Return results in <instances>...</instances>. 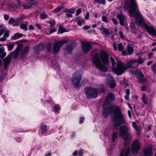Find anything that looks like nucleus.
I'll return each instance as SVG.
<instances>
[{
	"label": "nucleus",
	"mask_w": 156,
	"mask_h": 156,
	"mask_svg": "<svg viewBox=\"0 0 156 156\" xmlns=\"http://www.w3.org/2000/svg\"><path fill=\"white\" fill-rule=\"evenodd\" d=\"M125 4L124 6L125 10H128L129 15L134 17L138 25L144 27L149 33L156 35V30L151 26H149L145 23L144 19L139 10L137 3L135 0H124Z\"/></svg>",
	"instance_id": "obj_1"
},
{
	"label": "nucleus",
	"mask_w": 156,
	"mask_h": 156,
	"mask_svg": "<svg viewBox=\"0 0 156 156\" xmlns=\"http://www.w3.org/2000/svg\"><path fill=\"white\" fill-rule=\"evenodd\" d=\"M112 122L113 123V128L115 129H117L121 125L125 124L126 122V115L117 107L115 108L114 110Z\"/></svg>",
	"instance_id": "obj_2"
},
{
	"label": "nucleus",
	"mask_w": 156,
	"mask_h": 156,
	"mask_svg": "<svg viewBox=\"0 0 156 156\" xmlns=\"http://www.w3.org/2000/svg\"><path fill=\"white\" fill-rule=\"evenodd\" d=\"M135 61V59L128 61L127 65L120 61H117V66L113 68V70L117 75H121L128 68H136L138 66Z\"/></svg>",
	"instance_id": "obj_3"
},
{
	"label": "nucleus",
	"mask_w": 156,
	"mask_h": 156,
	"mask_svg": "<svg viewBox=\"0 0 156 156\" xmlns=\"http://www.w3.org/2000/svg\"><path fill=\"white\" fill-rule=\"evenodd\" d=\"M105 90L104 86L102 85L98 88L92 87H86L84 88V93L88 98H95L97 97L98 93H103Z\"/></svg>",
	"instance_id": "obj_4"
},
{
	"label": "nucleus",
	"mask_w": 156,
	"mask_h": 156,
	"mask_svg": "<svg viewBox=\"0 0 156 156\" xmlns=\"http://www.w3.org/2000/svg\"><path fill=\"white\" fill-rule=\"evenodd\" d=\"M129 128L126 126H121L120 129V136L125 142H128L132 138V136L129 134Z\"/></svg>",
	"instance_id": "obj_5"
},
{
	"label": "nucleus",
	"mask_w": 156,
	"mask_h": 156,
	"mask_svg": "<svg viewBox=\"0 0 156 156\" xmlns=\"http://www.w3.org/2000/svg\"><path fill=\"white\" fill-rule=\"evenodd\" d=\"M93 53V52H92V54L93 63L99 70L104 72L107 71L108 69L101 63L99 54L97 53L94 54Z\"/></svg>",
	"instance_id": "obj_6"
},
{
	"label": "nucleus",
	"mask_w": 156,
	"mask_h": 156,
	"mask_svg": "<svg viewBox=\"0 0 156 156\" xmlns=\"http://www.w3.org/2000/svg\"><path fill=\"white\" fill-rule=\"evenodd\" d=\"M82 79L81 74L78 72H75L73 76L72 81L73 86L76 88L80 86V81Z\"/></svg>",
	"instance_id": "obj_7"
},
{
	"label": "nucleus",
	"mask_w": 156,
	"mask_h": 156,
	"mask_svg": "<svg viewBox=\"0 0 156 156\" xmlns=\"http://www.w3.org/2000/svg\"><path fill=\"white\" fill-rule=\"evenodd\" d=\"M67 41L66 40H62L55 42L53 46V52L55 54L58 53L60 50L62 45L66 43Z\"/></svg>",
	"instance_id": "obj_8"
},
{
	"label": "nucleus",
	"mask_w": 156,
	"mask_h": 156,
	"mask_svg": "<svg viewBox=\"0 0 156 156\" xmlns=\"http://www.w3.org/2000/svg\"><path fill=\"white\" fill-rule=\"evenodd\" d=\"M103 115L106 118L108 115L111 114L113 112V109L111 106H108L107 103H104L103 106Z\"/></svg>",
	"instance_id": "obj_9"
},
{
	"label": "nucleus",
	"mask_w": 156,
	"mask_h": 156,
	"mask_svg": "<svg viewBox=\"0 0 156 156\" xmlns=\"http://www.w3.org/2000/svg\"><path fill=\"white\" fill-rule=\"evenodd\" d=\"M140 149V144L138 139H136L133 141L132 148V152L134 153H137Z\"/></svg>",
	"instance_id": "obj_10"
},
{
	"label": "nucleus",
	"mask_w": 156,
	"mask_h": 156,
	"mask_svg": "<svg viewBox=\"0 0 156 156\" xmlns=\"http://www.w3.org/2000/svg\"><path fill=\"white\" fill-rule=\"evenodd\" d=\"M81 44L83 51L84 53L88 52L91 48V44L90 42L82 41Z\"/></svg>",
	"instance_id": "obj_11"
},
{
	"label": "nucleus",
	"mask_w": 156,
	"mask_h": 156,
	"mask_svg": "<svg viewBox=\"0 0 156 156\" xmlns=\"http://www.w3.org/2000/svg\"><path fill=\"white\" fill-rule=\"evenodd\" d=\"M108 55L104 51H101L100 55V58L102 62L105 64L108 63L109 60Z\"/></svg>",
	"instance_id": "obj_12"
},
{
	"label": "nucleus",
	"mask_w": 156,
	"mask_h": 156,
	"mask_svg": "<svg viewBox=\"0 0 156 156\" xmlns=\"http://www.w3.org/2000/svg\"><path fill=\"white\" fill-rule=\"evenodd\" d=\"M115 100V95L112 93H108L107 96L106 98L105 101L104 103H107L108 106H110L109 102L114 101Z\"/></svg>",
	"instance_id": "obj_13"
},
{
	"label": "nucleus",
	"mask_w": 156,
	"mask_h": 156,
	"mask_svg": "<svg viewBox=\"0 0 156 156\" xmlns=\"http://www.w3.org/2000/svg\"><path fill=\"white\" fill-rule=\"evenodd\" d=\"M107 83L109 86L111 88H113L116 86V83L113 77L109 75L107 77Z\"/></svg>",
	"instance_id": "obj_14"
},
{
	"label": "nucleus",
	"mask_w": 156,
	"mask_h": 156,
	"mask_svg": "<svg viewBox=\"0 0 156 156\" xmlns=\"http://www.w3.org/2000/svg\"><path fill=\"white\" fill-rule=\"evenodd\" d=\"M2 31L3 32V34H4V36L0 38V41H4L6 40V38L9 37V31L4 27L2 26Z\"/></svg>",
	"instance_id": "obj_15"
},
{
	"label": "nucleus",
	"mask_w": 156,
	"mask_h": 156,
	"mask_svg": "<svg viewBox=\"0 0 156 156\" xmlns=\"http://www.w3.org/2000/svg\"><path fill=\"white\" fill-rule=\"evenodd\" d=\"M130 151L129 147L126 146L120 152L119 156H128Z\"/></svg>",
	"instance_id": "obj_16"
},
{
	"label": "nucleus",
	"mask_w": 156,
	"mask_h": 156,
	"mask_svg": "<svg viewBox=\"0 0 156 156\" xmlns=\"http://www.w3.org/2000/svg\"><path fill=\"white\" fill-rule=\"evenodd\" d=\"M75 44L74 43L72 42L70 44H68L65 48H64V50L67 53H70L72 52V50L74 48Z\"/></svg>",
	"instance_id": "obj_17"
},
{
	"label": "nucleus",
	"mask_w": 156,
	"mask_h": 156,
	"mask_svg": "<svg viewBox=\"0 0 156 156\" xmlns=\"http://www.w3.org/2000/svg\"><path fill=\"white\" fill-rule=\"evenodd\" d=\"M144 156H152L153 152L150 147H147L144 149L143 151Z\"/></svg>",
	"instance_id": "obj_18"
},
{
	"label": "nucleus",
	"mask_w": 156,
	"mask_h": 156,
	"mask_svg": "<svg viewBox=\"0 0 156 156\" xmlns=\"http://www.w3.org/2000/svg\"><path fill=\"white\" fill-rule=\"evenodd\" d=\"M117 16L119 20L120 24L122 26H124L125 18L124 15L122 12H120L117 14Z\"/></svg>",
	"instance_id": "obj_19"
},
{
	"label": "nucleus",
	"mask_w": 156,
	"mask_h": 156,
	"mask_svg": "<svg viewBox=\"0 0 156 156\" xmlns=\"http://www.w3.org/2000/svg\"><path fill=\"white\" fill-rule=\"evenodd\" d=\"M130 71L132 74H134L137 76L138 80L144 77V76L142 73L136 69L133 70L131 69Z\"/></svg>",
	"instance_id": "obj_20"
},
{
	"label": "nucleus",
	"mask_w": 156,
	"mask_h": 156,
	"mask_svg": "<svg viewBox=\"0 0 156 156\" xmlns=\"http://www.w3.org/2000/svg\"><path fill=\"white\" fill-rule=\"evenodd\" d=\"M29 46L28 45L23 47L21 49L20 54L22 56L24 55L29 53Z\"/></svg>",
	"instance_id": "obj_21"
},
{
	"label": "nucleus",
	"mask_w": 156,
	"mask_h": 156,
	"mask_svg": "<svg viewBox=\"0 0 156 156\" xmlns=\"http://www.w3.org/2000/svg\"><path fill=\"white\" fill-rule=\"evenodd\" d=\"M133 51V50L132 47L129 45L127 47V49L125 51H123L122 52L124 55H129L132 53Z\"/></svg>",
	"instance_id": "obj_22"
},
{
	"label": "nucleus",
	"mask_w": 156,
	"mask_h": 156,
	"mask_svg": "<svg viewBox=\"0 0 156 156\" xmlns=\"http://www.w3.org/2000/svg\"><path fill=\"white\" fill-rule=\"evenodd\" d=\"M11 59V56H8L3 59L4 63V68L5 69H6L7 67L8 66L10 63Z\"/></svg>",
	"instance_id": "obj_23"
},
{
	"label": "nucleus",
	"mask_w": 156,
	"mask_h": 156,
	"mask_svg": "<svg viewBox=\"0 0 156 156\" xmlns=\"http://www.w3.org/2000/svg\"><path fill=\"white\" fill-rule=\"evenodd\" d=\"M99 30L101 31L102 34L103 35H108L110 34L109 30L103 27H102L100 28Z\"/></svg>",
	"instance_id": "obj_24"
},
{
	"label": "nucleus",
	"mask_w": 156,
	"mask_h": 156,
	"mask_svg": "<svg viewBox=\"0 0 156 156\" xmlns=\"http://www.w3.org/2000/svg\"><path fill=\"white\" fill-rule=\"evenodd\" d=\"M40 130L42 134H45L48 131L47 126L46 125H42L40 129Z\"/></svg>",
	"instance_id": "obj_25"
},
{
	"label": "nucleus",
	"mask_w": 156,
	"mask_h": 156,
	"mask_svg": "<svg viewBox=\"0 0 156 156\" xmlns=\"http://www.w3.org/2000/svg\"><path fill=\"white\" fill-rule=\"evenodd\" d=\"M23 35V34H21L18 33H16L11 37V39L12 40H14L18 39L22 37Z\"/></svg>",
	"instance_id": "obj_26"
},
{
	"label": "nucleus",
	"mask_w": 156,
	"mask_h": 156,
	"mask_svg": "<svg viewBox=\"0 0 156 156\" xmlns=\"http://www.w3.org/2000/svg\"><path fill=\"white\" fill-rule=\"evenodd\" d=\"M6 55V53L5 51L4 47L0 48V58H4Z\"/></svg>",
	"instance_id": "obj_27"
},
{
	"label": "nucleus",
	"mask_w": 156,
	"mask_h": 156,
	"mask_svg": "<svg viewBox=\"0 0 156 156\" xmlns=\"http://www.w3.org/2000/svg\"><path fill=\"white\" fill-rule=\"evenodd\" d=\"M27 22H24L20 23V28L25 31L27 30Z\"/></svg>",
	"instance_id": "obj_28"
},
{
	"label": "nucleus",
	"mask_w": 156,
	"mask_h": 156,
	"mask_svg": "<svg viewBox=\"0 0 156 156\" xmlns=\"http://www.w3.org/2000/svg\"><path fill=\"white\" fill-rule=\"evenodd\" d=\"M76 21L79 26H81L84 22V20L81 18L78 17L76 19Z\"/></svg>",
	"instance_id": "obj_29"
},
{
	"label": "nucleus",
	"mask_w": 156,
	"mask_h": 156,
	"mask_svg": "<svg viewBox=\"0 0 156 156\" xmlns=\"http://www.w3.org/2000/svg\"><path fill=\"white\" fill-rule=\"evenodd\" d=\"M33 5V4L32 3H28L26 5H24L20 3V5H18V7L19 8L23 7L26 9H28L30 8Z\"/></svg>",
	"instance_id": "obj_30"
},
{
	"label": "nucleus",
	"mask_w": 156,
	"mask_h": 156,
	"mask_svg": "<svg viewBox=\"0 0 156 156\" xmlns=\"http://www.w3.org/2000/svg\"><path fill=\"white\" fill-rule=\"evenodd\" d=\"M142 100L144 104H147L148 101V98L147 95L144 93L142 95Z\"/></svg>",
	"instance_id": "obj_31"
},
{
	"label": "nucleus",
	"mask_w": 156,
	"mask_h": 156,
	"mask_svg": "<svg viewBox=\"0 0 156 156\" xmlns=\"http://www.w3.org/2000/svg\"><path fill=\"white\" fill-rule=\"evenodd\" d=\"M144 59L141 57H139L137 60L135 59V62H136L138 66L139 65L142 64L144 62Z\"/></svg>",
	"instance_id": "obj_32"
},
{
	"label": "nucleus",
	"mask_w": 156,
	"mask_h": 156,
	"mask_svg": "<svg viewBox=\"0 0 156 156\" xmlns=\"http://www.w3.org/2000/svg\"><path fill=\"white\" fill-rule=\"evenodd\" d=\"M43 46L41 45L38 44L34 47V49L36 52L38 53L42 49Z\"/></svg>",
	"instance_id": "obj_33"
},
{
	"label": "nucleus",
	"mask_w": 156,
	"mask_h": 156,
	"mask_svg": "<svg viewBox=\"0 0 156 156\" xmlns=\"http://www.w3.org/2000/svg\"><path fill=\"white\" fill-rule=\"evenodd\" d=\"M75 10L74 8H71L69 9H65L64 12L66 13H68L72 14L74 12Z\"/></svg>",
	"instance_id": "obj_34"
},
{
	"label": "nucleus",
	"mask_w": 156,
	"mask_h": 156,
	"mask_svg": "<svg viewBox=\"0 0 156 156\" xmlns=\"http://www.w3.org/2000/svg\"><path fill=\"white\" fill-rule=\"evenodd\" d=\"M130 94L129 90L128 89H127L126 90V95L125 96V98L126 100L129 101V96Z\"/></svg>",
	"instance_id": "obj_35"
},
{
	"label": "nucleus",
	"mask_w": 156,
	"mask_h": 156,
	"mask_svg": "<svg viewBox=\"0 0 156 156\" xmlns=\"http://www.w3.org/2000/svg\"><path fill=\"white\" fill-rule=\"evenodd\" d=\"M94 2L95 3L105 5L106 1L105 0H94Z\"/></svg>",
	"instance_id": "obj_36"
},
{
	"label": "nucleus",
	"mask_w": 156,
	"mask_h": 156,
	"mask_svg": "<svg viewBox=\"0 0 156 156\" xmlns=\"http://www.w3.org/2000/svg\"><path fill=\"white\" fill-rule=\"evenodd\" d=\"M117 133L116 132H114L112 134V141L113 142H114L117 137Z\"/></svg>",
	"instance_id": "obj_37"
},
{
	"label": "nucleus",
	"mask_w": 156,
	"mask_h": 156,
	"mask_svg": "<svg viewBox=\"0 0 156 156\" xmlns=\"http://www.w3.org/2000/svg\"><path fill=\"white\" fill-rule=\"evenodd\" d=\"M15 44L14 43H11L7 45L8 50L9 51H11L12 50Z\"/></svg>",
	"instance_id": "obj_38"
},
{
	"label": "nucleus",
	"mask_w": 156,
	"mask_h": 156,
	"mask_svg": "<svg viewBox=\"0 0 156 156\" xmlns=\"http://www.w3.org/2000/svg\"><path fill=\"white\" fill-rule=\"evenodd\" d=\"M110 59L112 63V66H113V67H112V70H113V68L115 67H114L115 66V60L112 57H110ZM118 61H119L118 60H116V62H117V61L118 62ZM116 65H117V64ZM117 66H116L115 67H117ZM112 71H113V70H112Z\"/></svg>",
	"instance_id": "obj_39"
},
{
	"label": "nucleus",
	"mask_w": 156,
	"mask_h": 156,
	"mask_svg": "<svg viewBox=\"0 0 156 156\" xmlns=\"http://www.w3.org/2000/svg\"><path fill=\"white\" fill-rule=\"evenodd\" d=\"M53 109L55 112H58L60 109V106L58 105H55L54 106Z\"/></svg>",
	"instance_id": "obj_40"
},
{
	"label": "nucleus",
	"mask_w": 156,
	"mask_h": 156,
	"mask_svg": "<svg viewBox=\"0 0 156 156\" xmlns=\"http://www.w3.org/2000/svg\"><path fill=\"white\" fill-rule=\"evenodd\" d=\"M65 32H66L65 29L63 27H60L58 30V34H62Z\"/></svg>",
	"instance_id": "obj_41"
},
{
	"label": "nucleus",
	"mask_w": 156,
	"mask_h": 156,
	"mask_svg": "<svg viewBox=\"0 0 156 156\" xmlns=\"http://www.w3.org/2000/svg\"><path fill=\"white\" fill-rule=\"evenodd\" d=\"M47 23L50 24V26L51 27H53L55 23V20H53L52 21L49 20L47 21Z\"/></svg>",
	"instance_id": "obj_42"
},
{
	"label": "nucleus",
	"mask_w": 156,
	"mask_h": 156,
	"mask_svg": "<svg viewBox=\"0 0 156 156\" xmlns=\"http://www.w3.org/2000/svg\"><path fill=\"white\" fill-rule=\"evenodd\" d=\"M118 48L119 51H122L124 49V47L122 43H119L118 44Z\"/></svg>",
	"instance_id": "obj_43"
},
{
	"label": "nucleus",
	"mask_w": 156,
	"mask_h": 156,
	"mask_svg": "<svg viewBox=\"0 0 156 156\" xmlns=\"http://www.w3.org/2000/svg\"><path fill=\"white\" fill-rule=\"evenodd\" d=\"M40 17L41 19H44L48 17V15L45 13H43L40 15Z\"/></svg>",
	"instance_id": "obj_44"
},
{
	"label": "nucleus",
	"mask_w": 156,
	"mask_h": 156,
	"mask_svg": "<svg viewBox=\"0 0 156 156\" xmlns=\"http://www.w3.org/2000/svg\"><path fill=\"white\" fill-rule=\"evenodd\" d=\"M138 80L139 81V82L141 83H145L146 82L147 80V79L146 78H141Z\"/></svg>",
	"instance_id": "obj_45"
},
{
	"label": "nucleus",
	"mask_w": 156,
	"mask_h": 156,
	"mask_svg": "<svg viewBox=\"0 0 156 156\" xmlns=\"http://www.w3.org/2000/svg\"><path fill=\"white\" fill-rule=\"evenodd\" d=\"M132 125L133 128L135 130L137 129V130H138V129L140 128L139 127H137L136 123L134 122H132Z\"/></svg>",
	"instance_id": "obj_46"
},
{
	"label": "nucleus",
	"mask_w": 156,
	"mask_h": 156,
	"mask_svg": "<svg viewBox=\"0 0 156 156\" xmlns=\"http://www.w3.org/2000/svg\"><path fill=\"white\" fill-rule=\"evenodd\" d=\"M16 21H17V19L16 20L13 18H11L8 22L9 23H12L13 22H16Z\"/></svg>",
	"instance_id": "obj_47"
},
{
	"label": "nucleus",
	"mask_w": 156,
	"mask_h": 156,
	"mask_svg": "<svg viewBox=\"0 0 156 156\" xmlns=\"http://www.w3.org/2000/svg\"><path fill=\"white\" fill-rule=\"evenodd\" d=\"M102 20L106 23H107L108 22V20H107V17L105 16H103L102 17Z\"/></svg>",
	"instance_id": "obj_48"
},
{
	"label": "nucleus",
	"mask_w": 156,
	"mask_h": 156,
	"mask_svg": "<svg viewBox=\"0 0 156 156\" xmlns=\"http://www.w3.org/2000/svg\"><path fill=\"white\" fill-rule=\"evenodd\" d=\"M78 154L79 156H83V150L81 149L78 151Z\"/></svg>",
	"instance_id": "obj_49"
},
{
	"label": "nucleus",
	"mask_w": 156,
	"mask_h": 156,
	"mask_svg": "<svg viewBox=\"0 0 156 156\" xmlns=\"http://www.w3.org/2000/svg\"><path fill=\"white\" fill-rule=\"evenodd\" d=\"M63 8L62 6L60 7H58L56 8L54 10V12L55 13H56L61 10Z\"/></svg>",
	"instance_id": "obj_50"
},
{
	"label": "nucleus",
	"mask_w": 156,
	"mask_h": 156,
	"mask_svg": "<svg viewBox=\"0 0 156 156\" xmlns=\"http://www.w3.org/2000/svg\"><path fill=\"white\" fill-rule=\"evenodd\" d=\"M114 48V49L115 50H116L117 49V43L116 42L114 41L112 44Z\"/></svg>",
	"instance_id": "obj_51"
},
{
	"label": "nucleus",
	"mask_w": 156,
	"mask_h": 156,
	"mask_svg": "<svg viewBox=\"0 0 156 156\" xmlns=\"http://www.w3.org/2000/svg\"><path fill=\"white\" fill-rule=\"evenodd\" d=\"M112 22H113V23L114 24L116 25L118 24V23L117 20H116V19L114 17L112 18Z\"/></svg>",
	"instance_id": "obj_52"
},
{
	"label": "nucleus",
	"mask_w": 156,
	"mask_h": 156,
	"mask_svg": "<svg viewBox=\"0 0 156 156\" xmlns=\"http://www.w3.org/2000/svg\"><path fill=\"white\" fill-rule=\"evenodd\" d=\"M151 68L154 73H156V64L152 66Z\"/></svg>",
	"instance_id": "obj_53"
},
{
	"label": "nucleus",
	"mask_w": 156,
	"mask_h": 156,
	"mask_svg": "<svg viewBox=\"0 0 156 156\" xmlns=\"http://www.w3.org/2000/svg\"><path fill=\"white\" fill-rule=\"evenodd\" d=\"M26 18V16L24 15H22L20 18H17V20L18 21H20L22 20H23Z\"/></svg>",
	"instance_id": "obj_54"
},
{
	"label": "nucleus",
	"mask_w": 156,
	"mask_h": 156,
	"mask_svg": "<svg viewBox=\"0 0 156 156\" xmlns=\"http://www.w3.org/2000/svg\"><path fill=\"white\" fill-rule=\"evenodd\" d=\"M22 138L20 137H17L16 138V141L18 143H20L22 140Z\"/></svg>",
	"instance_id": "obj_55"
},
{
	"label": "nucleus",
	"mask_w": 156,
	"mask_h": 156,
	"mask_svg": "<svg viewBox=\"0 0 156 156\" xmlns=\"http://www.w3.org/2000/svg\"><path fill=\"white\" fill-rule=\"evenodd\" d=\"M53 68L55 70H59V66L58 64H57L56 66H54Z\"/></svg>",
	"instance_id": "obj_56"
},
{
	"label": "nucleus",
	"mask_w": 156,
	"mask_h": 156,
	"mask_svg": "<svg viewBox=\"0 0 156 156\" xmlns=\"http://www.w3.org/2000/svg\"><path fill=\"white\" fill-rule=\"evenodd\" d=\"M119 34L120 37L122 39H124L125 38L124 36L123 35L122 32V31L119 32Z\"/></svg>",
	"instance_id": "obj_57"
},
{
	"label": "nucleus",
	"mask_w": 156,
	"mask_h": 156,
	"mask_svg": "<svg viewBox=\"0 0 156 156\" xmlns=\"http://www.w3.org/2000/svg\"><path fill=\"white\" fill-rule=\"evenodd\" d=\"M138 130L137 129L135 130L136 131V135L137 136H139L141 134L140 131H141V129L140 128L138 129Z\"/></svg>",
	"instance_id": "obj_58"
},
{
	"label": "nucleus",
	"mask_w": 156,
	"mask_h": 156,
	"mask_svg": "<svg viewBox=\"0 0 156 156\" xmlns=\"http://www.w3.org/2000/svg\"><path fill=\"white\" fill-rule=\"evenodd\" d=\"M35 25L39 29L41 30L42 29V26L41 24L37 23Z\"/></svg>",
	"instance_id": "obj_59"
},
{
	"label": "nucleus",
	"mask_w": 156,
	"mask_h": 156,
	"mask_svg": "<svg viewBox=\"0 0 156 156\" xmlns=\"http://www.w3.org/2000/svg\"><path fill=\"white\" fill-rule=\"evenodd\" d=\"M84 121V117H81L80 118V124H82Z\"/></svg>",
	"instance_id": "obj_60"
},
{
	"label": "nucleus",
	"mask_w": 156,
	"mask_h": 156,
	"mask_svg": "<svg viewBox=\"0 0 156 156\" xmlns=\"http://www.w3.org/2000/svg\"><path fill=\"white\" fill-rule=\"evenodd\" d=\"M19 51H16L14 53V55H13V57L14 58H16L19 53Z\"/></svg>",
	"instance_id": "obj_61"
},
{
	"label": "nucleus",
	"mask_w": 156,
	"mask_h": 156,
	"mask_svg": "<svg viewBox=\"0 0 156 156\" xmlns=\"http://www.w3.org/2000/svg\"><path fill=\"white\" fill-rule=\"evenodd\" d=\"M4 17L5 20H8L9 18V16L8 15L5 14L4 15Z\"/></svg>",
	"instance_id": "obj_62"
},
{
	"label": "nucleus",
	"mask_w": 156,
	"mask_h": 156,
	"mask_svg": "<svg viewBox=\"0 0 156 156\" xmlns=\"http://www.w3.org/2000/svg\"><path fill=\"white\" fill-rule=\"evenodd\" d=\"M66 15L67 17L68 18L72 17L73 16V15H72V14L68 13H66Z\"/></svg>",
	"instance_id": "obj_63"
},
{
	"label": "nucleus",
	"mask_w": 156,
	"mask_h": 156,
	"mask_svg": "<svg viewBox=\"0 0 156 156\" xmlns=\"http://www.w3.org/2000/svg\"><path fill=\"white\" fill-rule=\"evenodd\" d=\"M78 154V151L77 150H75L72 154V155L73 156H76Z\"/></svg>",
	"instance_id": "obj_64"
}]
</instances>
